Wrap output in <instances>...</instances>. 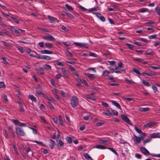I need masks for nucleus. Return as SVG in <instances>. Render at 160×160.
I'll list each match as a JSON object with an SVG mask.
<instances>
[{
	"label": "nucleus",
	"mask_w": 160,
	"mask_h": 160,
	"mask_svg": "<svg viewBox=\"0 0 160 160\" xmlns=\"http://www.w3.org/2000/svg\"><path fill=\"white\" fill-rule=\"evenodd\" d=\"M70 104L73 108L76 107L78 104V99L77 97L73 96L71 100Z\"/></svg>",
	"instance_id": "1"
},
{
	"label": "nucleus",
	"mask_w": 160,
	"mask_h": 160,
	"mask_svg": "<svg viewBox=\"0 0 160 160\" xmlns=\"http://www.w3.org/2000/svg\"><path fill=\"white\" fill-rule=\"evenodd\" d=\"M15 130L16 133L17 135L21 136H24L25 135V133L22 128L17 127L15 128Z\"/></svg>",
	"instance_id": "2"
},
{
	"label": "nucleus",
	"mask_w": 160,
	"mask_h": 160,
	"mask_svg": "<svg viewBox=\"0 0 160 160\" xmlns=\"http://www.w3.org/2000/svg\"><path fill=\"white\" fill-rule=\"evenodd\" d=\"M121 117L122 119L127 123L131 125H133L132 122L127 116L124 114H122L121 115Z\"/></svg>",
	"instance_id": "3"
},
{
	"label": "nucleus",
	"mask_w": 160,
	"mask_h": 160,
	"mask_svg": "<svg viewBox=\"0 0 160 160\" xmlns=\"http://www.w3.org/2000/svg\"><path fill=\"white\" fill-rule=\"evenodd\" d=\"M74 44L77 46H78L82 48H88V44L87 43L74 42Z\"/></svg>",
	"instance_id": "4"
},
{
	"label": "nucleus",
	"mask_w": 160,
	"mask_h": 160,
	"mask_svg": "<svg viewBox=\"0 0 160 160\" xmlns=\"http://www.w3.org/2000/svg\"><path fill=\"white\" fill-rule=\"evenodd\" d=\"M132 139L136 144H138L141 142V138L137 136L134 135L132 137Z\"/></svg>",
	"instance_id": "5"
},
{
	"label": "nucleus",
	"mask_w": 160,
	"mask_h": 160,
	"mask_svg": "<svg viewBox=\"0 0 160 160\" xmlns=\"http://www.w3.org/2000/svg\"><path fill=\"white\" fill-rule=\"evenodd\" d=\"M35 70L38 73L41 74H44V72L42 67H37L36 66L35 67Z\"/></svg>",
	"instance_id": "6"
},
{
	"label": "nucleus",
	"mask_w": 160,
	"mask_h": 160,
	"mask_svg": "<svg viewBox=\"0 0 160 160\" xmlns=\"http://www.w3.org/2000/svg\"><path fill=\"white\" fill-rule=\"evenodd\" d=\"M140 150L142 153L145 155H150V153L145 147H141L140 148Z\"/></svg>",
	"instance_id": "7"
},
{
	"label": "nucleus",
	"mask_w": 160,
	"mask_h": 160,
	"mask_svg": "<svg viewBox=\"0 0 160 160\" xmlns=\"http://www.w3.org/2000/svg\"><path fill=\"white\" fill-rule=\"evenodd\" d=\"M49 22L51 23H54L55 22H58V19L54 17L48 15L47 16Z\"/></svg>",
	"instance_id": "8"
},
{
	"label": "nucleus",
	"mask_w": 160,
	"mask_h": 160,
	"mask_svg": "<svg viewBox=\"0 0 160 160\" xmlns=\"http://www.w3.org/2000/svg\"><path fill=\"white\" fill-rule=\"evenodd\" d=\"M42 38L50 41H54L55 39L54 38L50 35L44 36L42 37Z\"/></svg>",
	"instance_id": "9"
},
{
	"label": "nucleus",
	"mask_w": 160,
	"mask_h": 160,
	"mask_svg": "<svg viewBox=\"0 0 160 160\" xmlns=\"http://www.w3.org/2000/svg\"><path fill=\"white\" fill-rule=\"evenodd\" d=\"M155 125V123L154 122H150L144 125L143 127L144 128H150Z\"/></svg>",
	"instance_id": "10"
},
{
	"label": "nucleus",
	"mask_w": 160,
	"mask_h": 160,
	"mask_svg": "<svg viewBox=\"0 0 160 160\" xmlns=\"http://www.w3.org/2000/svg\"><path fill=\"white\" fill-rule=\"evenodd\" d=\"M43 96L45 98V99L51 101L53 103H54L55 101V100L51 96H48L45 94H43Z\"/></svg>",
	"instance_id": "11"
},
{
	"label": "nucleus",
	"mask_w": 160,
	"mask_h": 160,
	"mask_svg": "<svg viewBox=\"0 0 160 160\" xmlns=\"http://www.w3.org/2000/svg\"><path fill=\"white\" fill-rule=\"evenodd\" d=\"M61 71L64 76L67 78H68L69 76V73L68 71L64 68L61 69Z\"/></svg>",
	"instance_id": "12"
},
{
	"label": "nucleus",
	"mask_w": 160,
	"mask_h": 160,
	"mask_svg": "<svg viewBox=\"0 0 160 160\" xmlns=\"http://www.w3.org/2000/svg\"><path fill=\"white\" fill-rule=\"evenodd\" d=\"M18 103L19 105L20 111L22 112H24L25 110L24 109L22 103L20 102H18Z\"/></svg>",
	"instance_id": "13"
},
{
	"label": "nucleus",
	"mask_w": 160,
	"mask_h": 160,
	"mask_svg": "<svg viewBox=\"0 0 160 160\" xmlns=\"http://www.w3.org/2000/svg\"><path fill=\"white\" fill-rule=\"evenodd\" d=\"M40 52L42 54H52L53 53L52 51L46 49L42 50Z\"/></svg>",
	"instance_id": "14"
},
{
	"label": "nucleus",
	"mask_w": 160,
	"mask_h": 160,
	"mask_svg": "<svg viewBox=\"0 0 160 160\" xmlns=\"http://www.w3.org/2000/svg\"><path fill=\"white\" fill-rule=\"evenodd\" d=\"M55 145V142L52 140V139H50V144L49 146L50 147L51 149H52L53 148L54 146Z\"/></svg>",
	"instance_id": "15"
},
{
	"label": "nucleus",
	"mask_w": 160,
	"mask_h": 160,
	"mask_svg": "<svg viewBox=\"0 0 160 160\" xmlns=\"http://www.w3.org/2000/svg\"><path fill=\"white\" fill-rule=\"evenodd\" d=\"M95 148L100 149H104L107 148V147L104 146L99 145H96Z\"/></svg>",
	"instance_id": "16"
},
{
	"label": "nucleus",
	"mask_w": 160,
	"mask_h": 160,
	"mask_svg": "<svg viewBox=\"0 0 160 160\" xmlns=\"http://www.w3.org/2000/svg\"><path fill=\"white\" fill-rule=\"evenodd\" d=\"M113 105L117 107L118 108L121 109V108L120 105L117 102L115 101H111Z\"/></svg>",
	"instance_id": "17"
},
{
	"label": "nucleus",
	"mask_w": 160,
	"mask_h": 160,
	"mask_svg": "<svg viewBox=\"0 0 160 160\" xmlns=\"http://www.w3.org/2000/svg\"><path fill=\"white\" fill-rule=\"evenodd\" d=\"M83 155L86 159L88 160H92L91 157L87 153H84Z\"/></svg>",
	"instance_id": "18"
},
{
	"label": "nucleus",
	"mask_w": 160,
	"mask_h": 160,
	"mask_svg": "<svg viewBox=\"0 0 160 160\" xmlns=\"http://www.w3.org/2000/svg\"><path fill=\"white\" fill-rule=\"evenodd\" d=\"M139 111L143 112H146L149 110V108H138Z\"/></svg>",
	"instance_id": "19"
},
{
	"label": "nucleus",
	"mask_w": 160,
	"mask_h": 160,
	"mask_svg": "<svg viewBox=\"0 0 160 160\" xmlns=\"http://www.w3.org/2000/svg\"><path fill=\"white\" fill-rule=\"evenodd\" d=\"M102 113L107 116H110L112 115V113L108 110H104Z\"/></svg>",
	"instance_id": "20"
},
{
	"label": "nucleus",
	"mask_w": 160,
	"mask_h": 160,
	"mask_svg": "<svg viewBox=\"0 0 160 160\" xmlns=\"http://www.w3.org/2000/svg\"><path fill=\"white\" fill-rule=\"evenodd\" d=\"M142 83L146 86L149 87L151 86L150 83L148 82L145 80H142Z\"/></svg>",
	"instance_id": "21"
},
{
	"label": "nucleus",
	"mask_w": 160,
	"mask_h": 160,
	"mask_svg": "<svg viewBox=\"0 0 160 160\" xmlns=\"http://www.w3.org/2000/svg\"><path fill=\"white\" fill-rule=\"evenodd\" d=\"M29 97L30 99L32 101L34 102H36L37 99L36 98L32 95H29Z\"/></svg>",
	"instance_id": "22"
},
{
	"label": "nucleus",
	"mask_w": 160,
	"mask_h": 160,
	"mask_svg": "<svg viewBox=\"0 0 160 160\" xmlns=\"http://www.w3.org/2000/svg\"><path fill=\"white\" fill-rule=\"evenodd\" d=\"M52 58L46 55L42 56V59L46 60H50L52 59Z\"/></svg>",
	"instance_id": "23"
},
{
	"label": "nucleus",
	"mask_w": 160,
	"mask_h": 160,
	"mask_svg": "<svg viewBox=\"0 0 160 160\" xmlns=\"http://www.w3.org/2000/svg\"><path fill=\"white\" fill-rule=\"evenodd\" d=\"M45 46L47 48H52L53 45V44L51 43L46 42L45 44Z\"/></svg>",
	"instance_id": "24"
},
{
	"label": "nucleus",
	"mask_w": 160,
	"mask_h": 160,
	"mask_svg": "<svg viewBox=\"0 0 160 160\" xmlns=\"http://www.w3.org/2000/svg\"><path fill=\"white\" fill-rule=\"evenodd\" d=\"M150 136L151 138H158V132H155L151 134Z\"/></svg>",
	"instance_id": "25"
},
{
	"label": "nucleus",
	"mask_w": 160,
	"mask_h": 160,
	"mask_svg": "<svg viewBox=\"0 0 160 160\" xmlns=\"http://www.w3.org/2000/svg\"><path fill=\"white\" fill-rule=\"evenodd\" d=\"M134 128L136 131L138 133L141 134L142 133V131L140 129H139L137 126H135Z\"/></svg>",
	"instance_id": "26"
},
{
	"label": "nucleus",
	"mask_w": 160,
	"mask_h": 160,
	"mask_svg": "<svg viewBox=\"0 0 160 160\" xmlns=\"http://www.w3.org/2000/svg\"><path fill=\"white\" fill-rule=\"evenodd\" d=\"M87 76L89 78H95V75L94 74H91L90 73H87Z\"/></svg>",
	"instance_id": "27"
},
{
	"label": "nucleus",
	"mask_w": 160,
	"mask_h": 160,
	"mask_svg": "<svg viewBox=\"0 0 160 160\" xmlns=\"http://www.w3.org/2000/svg\"><path fill=\"white\" fill-rule=\"evenodd\" d=\"M58 120L60 124L62 126L64 125V124L62 119V118L61 116L59 115V116Z\"/></svg>",
	"instance_id": "28"
},
{
	"label": "nucleus",
	"mask_w": 160,
	"mask_h": 160,
	"mask_svg": "<svg viewBox=\"0 0 160 160\" xmlns=\"http://www.w3.org/2000/svg\"><path fill=\"white\" fill-rule=\"evenodd\" d=\"M60 92L62 96L64 97H67L68 96V94L64 92L63 90H60Z\"/></svg>",
	"instance_id": "29"
},
{
	"label": "nucleus",
	"mask_w": 160,
	"mask_h": 160,
	"mask_svg": "<svg viewBox=\"0 0 160 160\" xmlns=\"http://www.w3.org/2000/svg\"><path fill=\"white\" fill-rule=\"evenodd\" d=\"M126 45L128 46V48L130 50H133V48L134 47V46L133 45L130 44L128 43H127Z\"/></svg>",
	"instance_id": "30"
},
{
	"label": "nucleus",
	"mask_w": 160,
	"mask_h": 160,
	"mask_svg": "<svg viewBox=\"0 0 160 160\" xmlns=\"http://www.w3.org/2000/svg\"><path fill=\"white\" fill-rule=\"evenodd\" d=\"M56 64L58 66H63L64 65V64H63L64 63V62H61L58 60H57L56 61Z\"/></svg>",
	"instance_id": "31"
},
{
	"label": "nucleus",
	"mask_w": 160,
	"mask_h": 160,
	"mask_svg": "<svg viewBox=\"0 0 160 160\" xmlns=\"http://www.w3.org/2000/svg\"><path fill=\"white\" fill-rule=\"evenodd\" d=\"M43 68L46 70H50L51 69V67L49 65L47 64H45Z\"/></svg>",
	"instance_id": "32"
},
{
	"label": "nucleus",
	"mask_w": 160,
	"mask_h": 160,
	"mask_svg": "<svg viewBox=\"0 0 160 160\" xmlns=\"http://www.w3.org/2000/svg\"><path fill=\"white\" fill-rule=\"evenodd\" d=\"M65 6L66 8L69 11H72L73 10V8L70 6L68 4H66Z\"/></svg>",
	"instance_id": "33"
},
{
	"label": "nucleus",
	"mask_w": 160,
	"mask_h": 160,
	"mask_svg": "<svg viewBox=\"0 0 160 160\" xmlns=\"http://www.w3.org/2000/svg\"><path fill=\"white\" fill-rule=\"evenodd\" d=\"M155 10L158 15L160 16V8L158 6H157L155 8Z\"/></svg>",
	"instance_id": "34"
},
{
	"label": "nucleus",
	"mask_w": 160,
	"mask_h": 160,
	"mask_svg": "<svg viewBox=\"0 0 160 160\" xmlns=\"http://www.w3.org/2000/svg\"><path fill=\"white\" fill-rule=\"evenodd\" d=\"M112 115L114 116H118V112L114 110H111Z\"/></svg>",
	"instance_id": "35"
},
{
	"label": "nucleus",
	"mask_w": 160,
	"mask_h": 160,
	"mask_svg": "<svg viewBox=\"0 0 160 160\" xmlns=\"http://www.w3.org/2000/svg\"><path fill=\"white\" fill-rule=\"evenodd\" d=\"M32 141V142H36V143H37L38 144L40 145H41L42 146H44V143L42 142H38L36 140H33V141Z\"/></svg>",
	"instance_id": "36"
},
{
	"label": "nucleus",
	"mask_w": 160,
	"mask_h": 160,
	"mask_svg": "<svg viewBox=\"0 0 160 160\" xmlns=\"http://www.w3.org/2000/svg\"><path fill=\"white\" fill-rule=\"evenodd\" d=\"M133 60L135 61H137L138 62H142L143 60L140 58H133Z\"/></svg>",
	"instance_id": "37"
},
{
	"label": "nucleus",
	"mask_w": 160,
	"mask_h": 160,
	"mask_svg": "<svg viewBox=\"0 0 160 160\" xmlns=\"http://www.w3.org/2000/svg\"><path fill=\"white\" fill-rule=\"evenodd\" d=\"M66 140L67 142L68 143L70 144L72 142V140L70 137H68L66 138Z\"/></svg>",
	"instance_id": "38"
},
{
	"label": "nucleus",
	"mask_w": 160,
	"mask_h": 160,
	"mask_svg": "<svg viewBox=\"0 0 160 160\" xmlns=\"http://www.w3.org/2000/svg\"><path fill=\"white\" fill-rule=\"evenodd\" d=\"M151 141V139L150 138L146 139L143 141V144L144 145H145L146 143L150 142Z\"/></svg>",
	"instance_id": "39"
},
{
	"label": "nucleus",
	"mask_w": 160,
	"mask_h": 160,
	"mask_svg": "<svg viewBox=\"0 0 160 160\" xmlns=\"http://www.w3.org/2000/svg\"><path fill=\"white\" fill-rule=\"evenodd\" d=\"M12 122L15 125H19L20 122L18 120L15 119L12 120Z\"/></svg>",
	"instance_id": "40"
},
{
	"label": "nucleus",
	"mask_w": 160,
	"mask_h": 160,
	"mask_svg": "<svg viewBox=\"0 0 160 160\" xmlns=\"http://www.w3.org/2000/svg\"><path fill=\"white\" fill-rule=\"evenodd\" d=\"M108 149H109L110 151H111L113 153H114L116 155H118V153L116 152V151L112 148H107Z\"/></svg>",
	"instance_id": "41"
},
{
	"label": "nucleus",
	"mask_w": 160,
	"mask_h": 160,
	"mask_svg": "<svg viewBox=\"0 0 160 160\" xmlns=\"http://www.w3.org/2000/svg\"><path fill=\"white\" fill-rule=\"evenodd\" d=\"M148 9L147 8H142L140 9L139 12H140L144 13L148 11Z\"/></svg>",
	"instance_id": "42"
},
{
	"label": "nucleus",
	"mask_w": 160,
	"mask_h": 160,
	"mask_svg": "<svg viewBox=\"0 0 160 160\" xmlns=\"http://www.w3.org/2000/svg\"><path fill=\"white\" fill-rule=\"evenodd\" d=\"M66 51L69 56L71 57L73 56V54L69 50L68 48L66 49Z\"/></svg>",
	"instance_id": "43"
},
{
	"label": "nucleus",
	"mask_w": 160,
	"mask_h": 160,
	"mask_svg": "<svg viewBox=\"0 0 160 160\" xmlns=\"http://www.w3.org/2000/svg\"><path fill=\"white\" fill-rule=\"evenodd\" d=\"M12 147L13 148H14V151L15 152V153L17 154H18V151L17 148L16 147L15 145L13 144Z\"/></svg>",
	"instance_id": "44"
},
{
	"label": "nucleus",
	"mask_w": 160,
	"mask_h": 160,
	"mask_svg": "<svg viewBox=\"0 0 160 160\" xmlns=\"http://www.w3.org/2000/svg\"><path fill=\"white\" fill-rule=\"evenodd\" d=\"M110 74V72L107 70H105L103 71L102 75L104 76Z\"/></svg>",
	"instance_id": "45"
},
{
	"label": "nucleus",
	"mask_w": 160,
	"mask_h": 160,
	"mask_svg": "<svg viewBox=\"0 0 160 160\" xmlns=\"http://www.w3.org/2000/svg\"><path fill=\"white\" fill-rule=\"evenodd\" d=\"M17 48L18 50L21 53H23L24 50L23 48L22 47H17Z\"/></svg>",
	"instance_id": "46"
},
{
	"label": "nucleus",
	"mask_w": 160,
	"mask_h": 160,
	"mask_svg": "<svg viewBox=\"0 0 160 160\" xmlns=\"http://www.w3.org/2000/svg\"><path fill=\"white\" fill-rule=\"evenodd\" d=\"M39 117L43 122L44 123H47L48 124V123H47V122L44 117L40 116Z\"/></svg>",
	"instance_id": "47"
},
{
	"label": "nucleus",
	"mask_w": 160,
	"mask_h": 160,
	"mask_svg": "<svg viewBox=\"0 0 160 160\" xmlns=\"http://www.w3.org/2000/svg\"><path fill=\"white\" fill-rule=\"evenodd\" d=\"M26 52L28 54H29L31 52H34L36 54H37L36 52H35L33 51H32L31 49L30 48H28L26 50Z\"/></svg>",
	"instance_id": "48"
},
{
	"label": "nucleus",
	"mask_w": 160,
	"mask_h": 160,
	"mask_svg": "<svg viewBox=\"0 0 160 160\" xmlns=\"http://www.w3.org/2000/svg\"><path fill=\"white\" fill-rule=\"evenodd\" d=\"M11 19L13 20L16 23L18 24L19 22V21L17 18L13 17H11Z\"/></svg>",
	"instance_id": "49"
},
{
	"label": "nucleus",
	"mask_w": 160,
	"mask_h": 160,
	"mask_svg": "<svg viewBox=\"0 0 160 160\" xmlns=\"http://www.w3.org/2000/svg\"><path fill=\"white\" fill-rule=\"evenodd\" d=\"M124 80L127 83L129 84H132L133 83V82L132 81H131L128 80L126 78H124Z\"/></svg>",
	"instance_id": "50"
},
{
	"label": "nucleus",
	"mask_w": 160,
	"mask_h": 160,
	"mask_svg": "<svg viewBox=\"0 0 160 160\" xmlns=\"http://www.w3.org/2000/svg\"><path fill=\"white\" fill-rule=\"evenodd\" d=\"M86 97L88 99H90L93 101H95L96 99L93 97H91L90 95H86Z\"/></svg>",
	"instance_id": "51"
},
{
	"label": "nucleus",
	"mask_w": 160,
	"mask_h": 160,
	"mask_svg": "<svg viewBox=\"0 0 160 160\" xmlns=\"http://www.w3.org/2000/svg\"><path fill=\"white\" fill-rule=\"evenodd\" d=\"M38 29H39L40 30L42 31H43L44 32H48V30L47 28H42L41 27H38Z\"/></svg>",
	"instance_id": "52"
},
{
	"label": "nucleus",
	"mask_w": 160,
	"mask_h": 160,
	"mask_svg": "<svg viewBox=\"0 0 160 160\" xmlns=\"http://www.w3.org/2000/svg\"><path fill=\"white\" fill-rule=\"evenodd\" d=\"M132 70L133 72H134L137 73V74H138L139 75H141V74L139 72V71L138 70H137L135 68H134L132 69Z\"/></svg>",
	"instance_id": "53"
},
{
	"label": "nucleus",
	"mask_w": 160,
	"mask_h": 160,
	"mask_svg": "<svg viewBox=\"0 0 160 160\" xmlns=\"http://www.w3.org/2000/svg\"><path fill=\"white\" fill-rule=\"evenodd\" d=\"M3 134L5 137V138L7 139H8L9 138V137L8 136V133L6 131V130H4L3 131Z\"/></svg>",
	"instance_id": "54"
},
{
	"label": "nucleus",
	"mask_w": 160,
	"mask_h": 160,
	"mask_svg": "<svg viewBox=\"0 0 160 160\" xmlns=\"http://www.w3.org/2000/svg\"><path fill=\"white\" fill-rule=\"evenodd\" d=\"M40 108L41 110L42 111L45 109L46 108L45 106L43 104H40Z\"/></svg>",
	"instance_id": "55"
},
{
	"label": "nucleus",
	"mask_w": 160,
	"mask_h": 160,
	"mask_svg": "<svg viewBox=\"0 0 160 160\" xmlns=\"http://www.w3.org/2000/svg\"><path fill=\"white\" fill-rule=\"evenodd\" d=\"M152 88L154 91V93L158 91V89L157 87L155 85H152Z\"/></svg>",
	"instance_id": "56"
},
{
	"label": "nucleus",
	"mask_w": 160,
	"mask_h": 160,
	"mask_svg": "<svg viewBox=\"0 0 160 160\" xmlns=\"http://www.w3.org/2000/svg\"><path fill=\"white\" fill-rule=\"evenodd\" d=\"M28 128L29 129L32 130L33 133L34 134H37V131L35 129H34V128L30 127H28Z\"/></svg>",
	"instance_id": "57"
},
{
	"label": "nucleus",
	"mask_w": 160,
	"mask_h": 160,
	"mask_svg": "<svg viewBox=\"0 0 160 160\" xmlns=\"http://www.w3.org/2000/svg\"><path fill=\"white\" fill-rule=\"evenodd\" d=\"M88 56L94 57H97V55L95 53L93 52H90L88 54Z\"/></svg>",
	"instance_id": "58"
},
{
	"label": "nucleus",
	"mask_w": 160,
	"mask_h": 160,
	"mask_svg": "<svg viewBox=\"0 0 160 160\" xmlns=\"http://www.w3.org/2000/svg\"><path fill=\"white\" fill-rule=\"evenodd\" d=\"M58 144L60 147H62L63 146L64 143L62 140L60 139L58 141Z\"/></svg>",
	"instance_id": "59"
},
{
	"label": "nucleus",
	"mask_w": 160,
	"mask_h": 160,
	"mask_svg": "<svg viewBox=\"0 0 160 160\" xmlns=\"http://www.w3.org/2000/svg\"><path fill=\"white\" fill-rule=\"evenodd\" d=\"M1 59L3 60V63H4L5 64H8V62L7 61L5 58L2 57L1 58Z\"/></svg>",
	"instance_id": "60"
},
{
	"label": "nucleus",
	"mask_w": 160,
	"mask_h": 160,
	"mask_svg": "<svg viewBox=\"0 0 160 160\" xmlns=\"http://www.w3.org/2000/svg\"><path fill=\"white\" fill-rule=\"evenodd\" d=\"M135 157L138 159H140L141 158L142 156L141 154L137 153L135 154Z\"/></svg>",
	"instance_id": "61"
},
{
	"label": "nucleus",
	"mask_w": 160,
	"mask_h": 160,
	"mask_svg": "<svg viewBox=\"0 0 160 160\" xmlns=\"http://www.w3.org/2000/svg\"><path fill=\"white\" fill-rule=\"evenodd\" d=\"M157 36V35L156 34H153V35H152L149 36L148 37V38H149L150 39H153V38H155Z\"/></svg>",
	"instance_id": "62"
},
{
	"label": "nucleus",
	"mask_w": 160,
	"mask_h": 160,
	"mask_svg": "<svg viewBox=\"0 0 160 160\" xmlns=\"http://www.w3.org/2000/svg\"><path fill=\"white\" fill-rule=\"evenodd\" d=\"M5 87V85L3 82H0V88Z\"/></svg>",
	"instance_id": "63"
},
{
	"label": "nucleus",
	"mask_w": 160,
	"mask_h": 160,
	"mask_svg": "<svg viewBox=\"0 0 160 160\" xmlns=\"http://www.w3.org/2000/svg\"><path fill=\"white\" fill-rule=\"evenodd\" d=\"M48 104L49 108L51 109H54V108L53 106V105L50 102H48Z\"/></svg>",
	"instance_id": "64"
}]
</instances>
